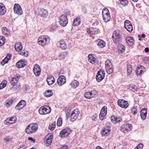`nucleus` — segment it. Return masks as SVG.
<instances>
[{
    "mask_svg": "<svg viewBox=\"0 0 149 149\" xmlns=\"http://www.w3.org/2000/svg\"><path fill=\"white\" fill-rule=\"evenodd\" d=\"M110 131L109 128L107 127H105L102 129L101 134L102 136H108L109 134Z\"/></svg>",
    "mask_w": 149,
    "mask_h": 149,
    "instance_id": "nucleus-23",
    "label": "nucleus"
},
{
    "mask_svg": "<svg viewBox=\"0 0 149 149\" xmlns=\"http://www.w3.org/2000/svg\"><path fill=\"white\" fill-rule=\"evenodd\" d=\"M55 127V123L54 124H52L51 125H49V129L51 130H53L54 129Z\"/></svg>",
    "mask_w": 149,
    "mask_h": 149,
    "instance_id": "nucleus-56",
    "label": "nucleus"
},
{
    "mask_svg": "<svg viewBox=\"0 0 149 149\" xmlns=\"http://www.w3.org/2000/svg\"><path fill=\"white\" fill-rule=\"evenodd\" d=\"M68 55V54L67 52H63L61 53L60 55L59 56V58L60 60H63Z\"/></svg>",
    "mask_w": 149,
    "mask_h": 149,
    "instance_id": "nucleus-38",
    "label": "nucleus"
},
{
    "mask_svg": "<svg viewBox=\"0 0 149 149\" xmlns=\"http://www.w3.org/2000/svg\"><path fill=\"white\" fill-rule=\"evenodd\" d=\"M118 105L121 107L126 108L128 106V104L127 101L122 99H119L117 101Z\"/></svg>",
    "mask_w": 149,
    "mask_h": 149,
    "instance_id": "nucleus-10",
    "label": "nucleus"
},
{
    "mask_svg": "<svg viewBox=\"0 0 149 149\" xmlns=\"http://www.w3.org/2000/svg\"><path fill=\"white\" fill-rule=\"evenodd\" d=\"M16 118L15 116H12L8 118L5 120L4 123L7 125L13 124L16 122Z\"/></svg>",
    "mask_w": 149,
    "mask_h": 149,
    "instance_id": "nucleus-17",
    "label": "nucleus"
},
{
    "mask_svg": "<svg viewBox=\"0 0 149 149\" xmlns=\"http://www.w3.org/2000/svg\"><path fill=\"white\" fill-rule=\"evenodd\" d=\"M79 114V111L78 109L74 110L70 116V119L71 121L74 122L78 118Z\"/></svg>",
    "mask_w": 149,
    "mask_h": 149,
    "instance_id": "nucleus-7",
    "label": "nucleus"
},
{
    "mask_svg": "<svg viewBox=\"0 0 149 149\" xmlns=\"http://www.w3.org/2000/svg\"><path fill=\"white\" fill-rule=\"evenodd\" d=\"M28 52L26 51L23 50L20 52L19 54L25 57H27L28 56Z\"/></svg>",
    "mask_w": 149,
    "mask_h": 149,
    "instance_id": "nucleus-49",
    "label": "nucleus"
},
{
    "mask_svg": "<svg viewBox=\"0 0 149 149\" xmlns=\"http://www.w3.org/2000/svg\"><path fill=\"white\" fill-rule=\"evenodd\" d=\"M59 24L63 26H65L68 23L67 16L65 15H63L59 18Z\"/></svg>",
    "mask_w": 149,
    "mask_h": 149,
    "instance_id": "nucleus-8",
    "label": "nucleus"
},
{
    "mask_svg": "<svg viewBox=\"0 0 149 149\" xmlns=\"http://www.w3.org/2000/svg\"><path fill=\"white\" fill-rule=\"evenodd\" d=\"M70 85L72 87L76 88L79 85V82L76 80H74L70 83Z\"/></svg>",
    "mask_w": 149,
    "mask_h": 149,
    "instance_id": "nucleus-37",
    "label": "nucleus"
},
{
    "mask_svg": "<svg viewBox=\"0 0 149 149\" xmlns=\"http://www.w3.org/2000/svg\"><path fill=\"white\" fill-rule=\"evenodd\" d=\"M140 116L141 118L144 120L145 119L147 113V111L146 109L145 108H143L141 111Z\"/></svg>",
    "mask_w": 149,
    "mask_h": 149,
    "instance_id": "nucleus-26",
    "label": "nucleus"
},
{
    "mask_svg": "<svg viewBox=\"0 0 149 149\" xmlns=\"http://www.w3.org/2000/svg\"><path fill=\"white\" fill-rule=\"evenodd\" d=\"M15 48L17 51L19 52L21 51L22 49V46L21 42L16 43L15 46Z\"/></svg>",
    "mask_w": 149,
    "mask_h": 149,
    "instance_id": "nucleus-32",
    "label": "nucleus"
},
{
    "mask_svg": "<svg viewBox=\"0 0 149 149\" xmlns=\"http://www.w3.org/2000/svg\"><path fill=\"white\" fill-rule=\"evenodd\" d=\"M96 93V91L95 90L92 91L90 92H87L85 93L84 97L87 99H91L94 97Z\"/></svg>",
    "mask_w": 149,
    "mask_h": 149,
    "instance_id": "nucleus-15",
    "label": "nucleus"
},
{
    "mask_svg": "<svg viewBox=\"0 0 149 149\" xmlns=\"http://www.w3.org/2000/svg\"><path fill=\"white\" fill-rule=\"evenodd\" d=\"M105 72L101 70H99L96 76V79L97 81L99 82L102 81L104 77Z\"/></svg>",
    "mask_w": 149,
    "mask_h": 149,
    "instance_id": "nucleus-9",
    "label": "nucleus"
},
{
    "mask_svg": "<svg viewBox=\"0 0 149 149\" xmlns=\"http://www.w3.org/2000/svg\"><path fill=\"white\" fill-rule=\"evenodd\" d=\"M68 147L66 146H63L62 147H61L58 149H68Z\"/></svg>",
    "mask_w": 149,
    "mask_h": 149,
    "instance_id": "nucleus-61",
    "label": "nucleus"
},
{
    "mask_svg": "<svg viewBox=\"0 0 149 149\" xmlns=\"http://www.w3.org/2000/svg\"><path fill=\"white\" fill-rule=\"evenodd\" d=\"M20 77L19 75L18 74L14 75L13 77L10 82L11 84L13 86H14L16 85Z\"/></svg>",
    "mask_w": 149,
    "mask_h": 149,
    "instance_id": "nucleus-20",
    "label": "nucleus"
},
{
    "mask_svg": "<svg viewBox=\"0 0 149 149\" xmlns=\"http://www.w3.org/2000/svg\"><path fill=\"white\" fill-rule=\"evenodd\" d=\"M102 14L105 15H110L109 12L107 8L104 9L102 11Z\"/></svg>",
    "mask_w": 149,
    "mask_h": 149,
    "instance_id": "nucleus-50",
    "label": "nucleus"
},
{
    "mask_svg": "<svg viewBox=\"0 0 149 149\" xmlns=\"http://www.w3.org/2000/svg\"><path fill=\"white\" fill-rule=\"evenodd\" d=\"M144 51L146 52H148L149 51V49L148 47H146L144 50Z\"/></svg>",
    "mask_w": 149,
    "mask_h": 149,
    "instance_id": "nucleus-64",
    "label": "nucleus"
},
{
    "mask_svg": "<svg viewBox=\"0 0 149 149\" xmlns=\"http://www.w3.org/2000/svg\"><path fill=\"white\" fill-rule=\"evenodd\" d=\"M124 26L127 30L130 32L133 31V26L132 23L129 20H126L124 22Z\"/></svg>",
    "mask_w": 149,
    "mask_h": 149,
    "instance_id": "nucleus-11",
    "label": "nucleus"
},
{
    "mask_svg": "<svg viewBox=\"0 0 149 149\" xmlns=\"http://www.w3.org/2000/svg\"><path fill=\"white\" fill-rule=\"evenodd\" d=\"M11 138H10L9 136H8L6 137L5 138V140L6 142H9L11 141Z\"/></svg>",
    "mask_w": 149,
    "mask_h": 149,
    "instance_id": "nucleus-58",
    "label": "nucleus"
},
{
    "mask_svg": "<svg viewBox=\"0 0 149 149\" xmlns=\"http://www.w3.org/2000/svg\"><path fill=\"white\" fill-rule=\"evenodd\" d=\"M97 102L99 104H102V100L100 99H98Z\"/></svg>",
    "mask_w": 149,
    "mask_h": 149,
    "instance_id": "nucleus-63",
    "label": "nucleus"
},
{
    "mask_svg": "<svg viewBox=\"0 0 149 149\" xmlns=\"http://www.w3.org/2000/svg\"><path fill=\"white\" fill-rule=\"evenodd\" d=\"M52 94V91L50 90H48L44 93V95L47 97H49L51 96Z\"/></svg>",
    "mask_w": 149,
    "mask_h": 149,
    "instance_id": "nucleus-39",
    "label": "nucleus"
},
{
    "mask_svg": "<svg viewBox=\"0 0 149 149\" xmlns=\"http://www.w3.org/2000/svg\"><path fill=\"white\" fill-rule=\"evenodd\" d=\"M47 81L48 85H50L55 81V79L52 76H50L47 79Z\"/></svg>",
    "mask_w": 149,
    "mask_h": 149,
    "instance_id": "nucleus-31",
    "label": "nucleus"
},
{
    "mask_svg": "<svg viewBox=\"0 0 149 149\" xmlns=\"http://www.w3.org/2000/svg\"><path fill=\"white\" fill-rule=\"evenodd\" d=\"M13 87V88L14 89H15L17 90H18L20 89V86L19 85H18V86H15Z\"/></svg>",
    "mask_w": 149,
    "mask_h": 149,
    "instance_id": "nucleus-60",
    "label": "nucleus"
},
{
    "mask_svg": "<svg viewBox=\"0 0 149 149\" xmlns=\"http://www.w3.org/2000/svg\"><path fill=\"white\" fill-rule=\"evenodd\" d=\"M143 146V144L142 143H140L136 147V148H138V149H142Z\"/></svg>",
    "mask_w": 149,
    "mask_h": 149,
    "instance_id": "nucleus-59",
    "label": "nucleus"
},
{
    "mask_svg": "<svg viewBox=\"0 0 149 149\" xmlns=\"http://www.w3.org/2000/svg\"><path fill=\"white\" fill-rule=\"evenodd\" d=\"M60 47L63 50H65L67 48V46L65 41L63 40H60L59 41Z\"/></svg>",
    "mask_w": 149,
    "mask_h": 149,
    "instance_id": "nucleus-27",
    "label": "nucleus"
},
{
    "mask_svg": "<svg viewBox=\"0 0 149 149\" xmlns=\"http://www.w3.org/2000/svg\"><path fill=\"white\" fill-rule=\"evenodd\" d=\"M111 120L113 123L116 124L121 121L122 119L120 117L113 116L111 117Z\"/></svg>",
    "mask_w": 149,
    "mask_h": 149,
    "instance_id": "nucleus-24",
    "label": "nucleus"
},
{
    "mask_svg": "<svg viewBox=\"0 0 149 149\" xmlns=\"http://www.w3.org/2000/svg\"><path fill=\"white\" fill-rule=\"evenodd\" d=\"M26 102L23 100H21L15 107V109L17 110L22 109L26 104Z\"/></svg>",
    "mask_w": 149,
    "mask_h": 149,
    "instance_id": "nucleus-22",
    "label": "nucleus"
},
{
    "mask_svg": "<svg viewBox=\"0 0 149 149\" xmlns=\"http://www.w3.org/2000/svg\"><path fill=\"white\" fill-rule=\"evenodd\" d=\"M38 128V125L36 123L30 124L26 127L25 131L29 134H31L35 132Z\"/></svg>",
    "mask_w": 149,
    "mask_h": 149,
    "instance_id": "nucleus-1",
    "label": "nucleus"
},
{
    "mask_svg": "<svg viewBox=\"0 0 149 149\" xmlns=\"http://www.w3.org/2000/svg\"><path fill=\"white\" fill-rule=\"evenodd\" d=\"M66 82V78L64 76H60L57 79V83L60 86H61L65 83Z\"/></svg>",
    "mask_w": 149,
    "mask_h": 149,
    "instance_id": "nucleus-19",
    "label": "nucleus"
},
{
    "mask_svg": "<svg viewBox=\"0 0 149 149\" xmlns=\"http://www.w3.org/2000/svg\"><path fill=\"white\" fill-rule=\"evenodd\" d=\"M27 148V146L26 145H22L18 148V149H26Z\"/></svg>",
    "mask_w": 149,
    "mask_h": 149,
    "instance_id": "nucleus-57",
    "label": "nucleus"
},
{
    "mask_svg": "<svg viewBox=\"0 0 149 149\" xmlns=\"http://www.w3.org/2000/svg\"><path fill=\"white\" fill-rule=\"evenodd\" d=\"M33 70H36L41 71V69L40 67V66L37 64H36L34 65Z\"/></svg>",
    "mask_w": 149,
    "mask_h": 149,
    "instance_id": "nucleus-53",
    "label": "nucleus"
},
{
    "mask_svg": "<svg viewBox=\"0 0 149 149\" xmlns=\"http://www.w3.org/2000/svg\"><path fill=\"white\" fill-rule=\"evenodd\" d=\"M87 32L90 35L96 34L100 32L99 29L93 27H90L86 29Z\"/></svg>",
    "mask_w": 149,
    "mask_h": 149,
    "instance_id": "nucleus-16",
    "label": "nucleus"
},
{
    "mask_svg": "<svg viewBox=\"0 0 149 149\" xmlns=\"http://www.w3.org/2000/svg\"><path fill=\"white\" fill-rule=\"evenodd\" d=\"M36 13L38 15L44 19L46 18L48 15L47 11L42 8L38 9L36 11Z\"/></svg>",
    "mask_w": 149,
    "mask_h": 149,
    "instance_id": "nucleus-4",
    "label": "nucleus"
},
{
    "mask_svg": "<svg viewBox=\"0 0 149 149\" xmlns=\"http://www.w3.org/2000/svg\"><path fill=\"white\" fill-rule=\"evenodd\" d=\"M62 123V119L61 118H59L57 120V125L58 126L61 125Z\"/></svg>",
    "mask_w": 149,
    "mask_h": 149,
    "instance_id": "nucleus-52",
    "label": "nucleus"
},
{
    "mask_svg": "<svg viewBox=\"0 0 149 149\" xmlns=\"http://www.w3.org/2000/svg\"><path fill=\"white\" fill-rule=\"evenodd\" d=\"M13 102V99H10L8 100V101L6 103L7 105H8V106H7L8 107H10L11 105L12 104V103Z\"/></svg>",
    "mask_w": 149,
    "mask_h": 149,
    "instance_id": "nucleus-51",
    "label": "nucleus"
},
{
    "mask_svg": "<svg viewBox=\"0 0 149 149\" xmlns=\"http://www.w3.org/2000/svg\"><path fill=\"white\" fill-rule=\"evenodd\" d=\"M6 12V8L4 5L2 3H0V15H4Z\"/></svg>",
    "mask_w": 149,
    "mask_h": 149,
    "instance_id": "nucleus-29",
    "label": "nucleus"
},
{
    "mask_svg": "<svg viewBox=\"0 0 149 149\" xmlns=\"http://www.w3.org/2000/svg\"><path fill=\"white\" fill-rule=\"evenodd\" d=\"M105 68L106 72L108 74H110L113 72V68L110 60H107L105 61Z\"/></svg>",
    "mask_w": 149,
    "mask_h": 149,
    "instance_id": "nucleus-5",
    "label": "nucleus"
},
{
    "mask_svg": "<svg viewBox=\"0 0 149 149\" xmlns=\"http://www.w3.org/2000/svg\"><path fill=\"white\" fill-rule=\"evenodd\" d=\"M5 38L3 36H0V46L3 45L5 43Z\"/></svg>",
    "mask_w": 149,
    "mask_h": 149,
    "instance_id": "nucleus-48",
    "label": "nucleus"
},
{
    "mask_svg": "<svg viewBox=\"0 0 149 149\" xmlns=\"http://www.w3.org/2000/svg\"><path fill=\"white\" fill-rule=\"evenodd\" d=\"M107 112V108L106 106L103 107L101 110L100 113H103L104 114L106 115Z\"/></svg>",
    "mask_w": 149,
    "mask_h": 149,
    "instance_id": "nucleus-45",
    "label": "nucleus"
},
{
    "mask_svg": "<svg viewBox=\"0 0 149 149\" xmlns=\"http://www.w3.org/2000/svg\"><path fill=\"white\" fill-rule=\"evenodd\" d=\"M81 22V19L80 18L79 16L77 17L74 19L73 25L74 26H78L80 24Z\"/></svg>",
    "mask_w": 149,
    "mask_h": 149,
    "instance_id": "nucleus-30",
    "label": "nucleus"
},
{
    "mask_svg": "<svg viewBox=\"0 0 149 149\" xmlns=\"http://www.w3.org/2000/svg\"><path fill=\"white\" fill-rule=\"evenodd\" d=\"M106 115L103 114V113H100L99 115L100 119L101 120H103L105 118Z\"/></svg>",
    "mask_w": 149,
    "mask_h": 149,
    "instance_id": "nucleus-54",
    "label": "nucleus"
},
{
    "mask_svg": "<svg viewBox=\"0 0 149 149\" xmlns=\"http://www.w3.org/2000/svg\"><path fill=\"white\" fill-rule=\"evenodd\" d=\"M71 132L70 128H66L62 130L60 133V136L61 137H64L68 135Z\"/></svg>",
    "mask_w": 149,
    "mask_h": 149,
    "instance_id": "nucleus-14",
    "label": "nucleus"
},
{
    "mask_svg": "<svg viewBox=\"0 0 149 149\" xmlns=\"http://www.w3.org/2000/svg\"><path fill=\"white\" fill-rule=\"evenodd\" d=\"M103 19L105 22H108L110 19V15L102 14Z\"/></svg>",
    "mask_w": 149,
    "mask_h": 149,
    "instance_id": "nucleus-42",
    "label": "nucleus"
},
{
    "mask_svg": "<svg viewBox=\"0 0 149 149\" xmlns=\"http://www.w3.org/2000/svg\"><path fill=\"white\" fill-rule=\"evenodd\" d=\"M95 43L100 48H103L105 46V42L103 40L100 39H98L95 41Z\"/></svg>",
    "mask_w": 149,
    "mask_h": 149,
    "instance_id": "nucleus-21",
    "label": "nucleus"
},
{
    "mask_svg": "<svg viewBox=\"0 0 149 149\" xmlns=\"http://www.w3.org/2000/svg\"><path fill=\"white\" fill-rule=\"evenodd\" d=\"M145 70V68L142 65L140 66L137 68L136 70V74L137 76H139L143 74Z\"/></svg>",
    "mask_w": 149,
    "mask_h": 149,
    "instance_id": "nucleus-18",
    "label": "nucleus"
},
{
    "mask_svg": "<svg viewBox=\"0 0 149 149\" xmlns=\"http://www.w3.org/2000/svg\"><path fill=\"white\" fill-rule=\"evenodd\" d=\"M121 36L119 31H116L113 32L112 38L114 43L117 44L119 42L121 39Z\"/></svg>",
    "mask_w": 149,
    "mask_h": 149,
    "instance_id": "nucleus-6",
    "label": "nucleus"
},
{
    "mask_svg": "<svg viewBox=\"0 0 149 149\" xmlns=\"http://www.w3.org/2000/svg\"><path fill=\"white\" fill-rule=\"evenodd\" d=\"M132 70V68L130 65H127V73L128 75L131 74Z\"/></svg>",
    "mask_w": 149,
    "mask_h": 149,
    "instance_id": "nucleus-46",
    "label": "nucleus"
},
{
    "mask_svg": "<svg viewBox=\"0 0 149 149\" xmlns=\"http://www.w3.org/2000/svg\"><path fill=\"white\" fill-rule=\"evenodd\" d=\"M117 49L119 52L123 53L125 50V47L123 45H120L118 46Z\"/></svg>",
    "mask_w": 149,
    "mask_h": 149,
    "instance_id": "nucleus-36",
    "label": "nucleus"
},
{
    "mask_svg": "<svg viewBox=\"0 0 149 149\" xmlns=\"http://www.w3.org/2000/svg\"><path fill=\"white\" fill-rule=\"evenodd\" d=\"M33 72L35 75L37 76H39L40 74L41 73V71L36 70H33Z\"/></svg>",
    "mask_w": 149,
    "mask_h": 149,
    "instance_id": "nucleus-55",
    "label": "nucleus"
},
{
    "mask_svg": "<svg viewBox=\"0 0 149 149\" xmlns=\"http://www.w3.org/2000/svg\"><path fill=\"white\" fill-rule=\"evenodd\" d=\"M88 61L92 63H95L96 61V58L91 54H89L88 55Z\"/></svg>",
    "mask_w": 149,
    "mask_h": 149,
    "instance_id": "nucleus-35",
    "label": "nucleus"
},
{
    "mask_svg": "<svg viewBox=\"0 0 149 149\" xmlns=\"http://www.w3.org/2000/svg\"><path fill=\"white\" fill-rule=\"evenodd\" d=\"M119 1L120 4L123 6H125L128 4V0H119Z\"/></svg>",
    "mask_w": 149,
    "mask_h": 149,
    "instance_id": "nucleus-41",
    "label": "nucleus"
},
{
    "mask_svg": "<svg viewBox=\"0 0 149 149\" xmlns=\"http://www.w3.org/2000/svg\"><path fill=\"white\" fill-rule=\"evenodd\" d=\"M28 139L29 140L31 141H32L34 143L35 141V140L34 139H33L32 137H29L28 138Z\"/></svg>",
    "mask_w": 149,
    "mask_h": 149,
    "instance_id": "nucleus-62",
    "label": "nucleus"
},
{
    "mask_svg": "<svg viewBox=\"0 0 149 149\" xmlns=\"http://www.w3.org/2000/svg\"><path fill=\"white\" fill-rule=\"evenodd\" d=\"M132 128V125L130 124H124L121 127V130L124 133L130 130Z\"/></svg>",
    "mask_w": 149,
    "mask_h": 149,
    "instance_id": "nucleus-12",
    "label": "nucleus"
},
{
    "mask_svg": "<svg viewBox=\"0 0 149 149\" xmlns=\"http://www.w3.org/2000/svg\"><path fill=\"white\" fill-rule=\"evenodd\" d=\"M49 38L48 36H43L38 38V42L40 45L45 46L49 42Z\"/></svg>",
    "mask_w": 149,
    "mask_h": 149,
    "instance_id": "nucleus-3",
    "label": "nucleus"
},
{
    "mask_svg": "<svg viewBox=\"0 0 149 149\" xmlns=\"http://www.w3.org/2000/svg\"><path fill=\"white\" fill-rule=\"evenodd\" d=\"M131 112L134 115H135L137 113V109L136 106H134L132 108Z\"/></svg>",
    "mask_w": 149,
    "mask_h": 149,
    "instance_id": "nucleus-44",
    "label": "nucleus"
},
{
    "mask_svg": "<svg viewBox=\"0 0 149 149\" xmlns=\"http://www.w3.org/2000/svg\"><path fill=\"white\" fill-rule=\"evenodd\" d=\"M25 65V64L24 63V61L21 60L17 63L16 66L18 68H21L24 67Z\"/></svg>",
    "mask_w": 149,
    "mask_h": 149,
    "instance_id": "nucleus-33",
    "label": "nucleus"
},
{
    "mask_svg": "<svg viewBox=\"0 0 149 149\" xmlns=\"http://www.w3.org/2000/svg\"><path fill=\"white\" fill-rule=\"evenodd\" d=\"M53 137L52 135L49 136V137H48L46 140V145L47 146H49L52 142Z\"/></svg>",
    "mask_w": 149,
    "mask_h": 149,
    "instance_id": "nucleus-34",
    "label": "nucleus"
},
{
    "mask_svg": "<svg viewBox=\"0 0 149 149\" xmlns=\"http://www.w3.org/2000/svg\"><path fill=\"white\" fill-rule=\"evenodd\" d=\"M7 81L6 80L2 81L0 84V89H2L6 86Z\"/></svg>",
    "mask_w": 149,
    "mask_h": 149,
    "instance_id": "nucleus-43",
    "label": "nucleus"
},
{
    "mask_svg": "<svg viewBox=\"0 0 149 149\" xmlns=\"http://www.w3.org/2000/svg\"><path fill=\"white\" fill-rule=\"evenodd\" d=\"M11 55L10 54H8L6 57L1 62V65L3 66L6 63H8V61L11 59Z\"/></svg>",
    "mask_w": 149,
    "mask_h": 149,
    "instance_id": "nucleus-25",
    "label": "nucleus"
},
{
    "mask_svg": "<svg viewBox=\"0 0 149 149\" xmlns=\"http://www.w3.org/2000/svg\"><path fill=\"white\" fill-rule=\"evenodd\" d=\"M13 9L15 13L19 15H21L22 14L23 12L21 7L18 4H15Z\"/></svg>",
    "mask_w": 149,
    "mask_h": 149,
    "instance_id": "nucleus-13",
    "label": "nucleus"
},
{
    "mask_svg": "<svg viewBox=\"0 0 149 149\" xmlns=\"http://www.w3.org/2000/svg\"><path fill=\"white\" fill-rule=\"evenodd\" d=\"M51 109L48 106L45 105L41 107L39 109V113L42 115L49 113L51 111Z\"/></svg>",
    "mask_w": 149,
    "mask_h": 149,
    "instance_id": "nucleus-2",
    "label": "nucleus"
},
{
    "mask_svg": "<svg viewBox=\"0 0 149 149\" xmlns=\"http://www.w3.org/2000/svg\"><path fill=\"white\" fill-rule=\"evenodd\" d=\"M129 89L134 92L137 91V86L134 84H130L129 86Z\"/></svg>",
    "mask_w": 149,
    "mask_h": 149,
    "instance_id": "nucleus-40",
    "label": "nucleus"
},
{
    "mask_svg": "<svg viewBox=\"0 0 149 149\" xmlns=\"http://www.w3.org/2000/svg\"><path fill=\"white\" fill-rule=\"evenodd\" d=\"M126 40L127 43L130 46L134 44V40L133 37L129 36L126 38Z\"/></svg>",
    "mask_w": 149,
    "mask_h": 149,
    "instance_id": "nucleus-28",
    "label": "nucleus"
},
{
    "mask_svg": "<svg viewBox=\"0 0 149 149\" xmlns=\"http://www.w3.org/2000/svg\"><path fill=\"white\" fill-rule=\"evenodd\" d=\"M2 32L5 35H8L9 33L6 27H3L2 28Z\"/></svg>",
    "mask_w": 149,
    "mask_h": 149,
    "instance_id": "nucleus-47",
    "label": "nucleus"
}]
</instances>
